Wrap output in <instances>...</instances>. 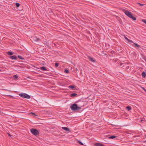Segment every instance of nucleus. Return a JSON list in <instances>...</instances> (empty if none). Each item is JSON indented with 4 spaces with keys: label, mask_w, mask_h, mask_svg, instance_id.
I'll list each match as a JSON object with an SVG mask.
<instances>
[{
    "label": "nucleus",
    "mask_w": 146,
    "mask_h": 146,
    "mask_svg": "<svg viewBox=\"0 0 146 146\" xmlns=\"http://www.w3.org/2000/svg\"><path fill=\"white\" fill-rule=\"evenodd\" d=\"M64 72L68 74L69 72V71L67 69H65L64 70Z\"/></svg>",
    "instance_id": "21"
},
{
    "label": "nucleus",
    "mask_w": 146,
    "mask_h": 146,
    "mask_svg": "<svg viewBox=\"0 0 146 146\" xmlns=\"http://www.w3.org/2000/svg\"><path fill=\"white\" fill-rule=\"evenodd\" d=\"M39 69L42 70H43L44 71H47V70L46 69V68L44 66L40 67Z\"/></svg>",
    "instance_id": "10"
},
{
    "label": "nucleus",
    "mask_w": 146,
    "mask_h": 146,
    "mask_svg": "<svg viewBox=\"0 0 146 146\" xmlns=\"http://www.w3.org/2000/svg\"><path fill=\"white\" fill-rule=\"evenodd\" d=\"M30 131L32 134L35 135H38L39 134L38 130L36 129L32 128Z\"/></svg>",
    "instance_id": "3"
},
{
    "label": "nucleus",
    "mask_w": 146,
    "mask_h": 146,
    "mask_svg": "<svg viewBox=\"0 0 146 146\" xmlns=\"http://www.w3.org/2000/svg\"><path fill=\"white\" fill-rule=\"evenodd\" d=\"M126 109L128 111H130L131 110V108L130 106H128L126 107Z\"/></svg>",
    "instance_id": "16"
},
{
    "label": "nucleus",
    "mask_w": 146,
    "mask_h": 146,
    "mask_svg": "<svg viewBox=\"0 0 146 146\" xmlns=\"http://www.w3.org/2000/svg\"><path fill=\"white\" fill-rule=\"evenodd\" d=\"M18 57L21 60H24V58L23 57L20 55H18Z\"/></svg>",
    "instance_id": "18"
},
{
    "label": "nucleus",
    "mask_w": 146,
    "mask_h": 146,
    "mask_svg": "<svg viewBox=\"0 0 146 146\" xmlns=\"http://www.w3.org/2000/svg\"><path fill=\"white\" fill-rule=\"evenodd\" d=\"M8 136H10V137H11V136H12V135H10V134L9 133H8Z\"/></svg>",
    "instance_id": "28"
},
{
    "label": "nucleus",
    "mask_w": 146,
    "mask_h": 146,
    "mask_svg": "<svg viewBox=\"0 0 146 146\" xmlns=\"http://www.w3.org/2000/svg\"><path fill=\"white\" fill-rule=\"evenodd\" d=\"M143 88L144 90H145V88Z\"/></svg>",
    "instance_id": "31"
},
{
    "label": "nucleus",
    "mask_w": 146,
    "mask_h": 146,
    "mask_svg": "<svg viewBox=\"0 0 146 146\" xmlns=\"http://www.w3.org/2000/svg\"><path fill=\"white\" fill-rule=\"evenodd\" d=\"M59 66V63H55V66L56 67H58Z\"/></svg>",
    "instance_id": "24"
},
{
    "label": "nucleus",
    "mask_w": 146,
    "mask_h": 146,
    "mask_svg": "<svg viewBox=\"0 0 146 146\" xmlns=\"http://www.w3.org/2000/svg\"><path fill=\"white\" fill-rule=\"evenodd\" d=\"M70 108L72 110L75 111L81 110V106H78L76 104H74L71 106Z\"/></svg>",
    "instance_id": "2"
},
{
    "label": "nucleus",
    "mask_w": 146,
    "mask_h": 146,
    "mask_svg": "<svg viewBox=\"0 0 146 146\" xmlns=\"http://www.w3.org/2000/svg\"><path fill=\"white\" fill-rule=\"evenodd\" d=\"M1 71V70H0V71Z\"/></svg>",
    "instance_id": "32"
},
{
    "label": "nucleus",
    "mask_w": 146,
    "mask_h": 146,
    "mask_svg": "<svg viewBox=\"0 0 146 146\" xmlns=\"http://www.w3.org/2000/svg\"><path fill=\"white\" fill-rule=\"evenodd\" d=\"M75 87L74 86H69V88L71 89H73Z\"/></svg>",
    "instance_id": "23"
},
{
    "label": "nucleus",
    "mask_w": 146,
    "mask_h": 146,
    "mask_svg": "<svg viewBox=\"0 0 146 146\" xmlns=\"http://www.w3.org/2000/svg\"><path fill=\"white\" fill-rule=\"evenodd\" d=\"M142 21H143V23L146 24V20L143 19L142 20Z\"/></svg>",
    "instance_id": "26"
},
{
    "label": "nucleus",
    "mask_w": 146,
    "mask_h": 146,
    "mask_svg": "<svg viewBox=\"0 0 146 146\" xmlns=\"http://www.w3.org/2000/svg\"><path fill=\"white\" fill-rule=\"evenodd\" d=\"M13 78L14 79H16L18 78V76L17 75H14L13 76Z\"/></svg>",
    "instance_id": "22"
},
{
    "label": "nucleus",
    "mask_w": 146,
    "mask_h": 146,
    "mask_svg": "<svg viewBox=\"0 0 146 146\" xmlns=\"http://www.w3.org/2000/svg\"><path fill=\"white\" fill-rule=\"evenodd\" d=\"M116 137H117L116 136H114V135H112V136H111L109 137V138L113 139L115 138H116Z\"/></svg>",
    "instance_id": "17"
},
{
    "label": "nucleus",
    "mask_w": 146,
    "mask_h": 146,
    "mask_svg": "<svg viewBox=\"0 0 146 146\" xmlns=\"http://www.w3.org/2000/svg\"><path fill=\"white\" fill-rule=\"evenodd\" d=\"M19 95L21 97L27 99H29L31 98L29 95L25 93H20Z\"/></svg>",
    "instance_id": "4"
},
{
    "label": "nucleus",
    "mask_w": 146,
    "mask_h": 146,
    "mask_svg": "<svg viewBox=\"0 0 146 146\" xmlns=\"http://www.w3.org/2000/svg\"><path fill=\"white\" fill-rule=\"evenodd\" d=\"M62 129H63L64 130H65L66 131H70V129L69 128L67 127H62Z\"/></svg>",
    "instance_id": "8"
},
{
    "label": "nucleus",
    "mask_w": 146,
    "mask_h": 146,
    "mask_svg": "<svg viewBox=\"0 0 146 146\" xmlns=\"http://www.w3.org/2000/svg\"><path fill=\"white\" fill-rule=\"evenodd\" d=\"M70 97H76L78 96V94H76L73 93L70 94Z\"/></svg>",
    "instance_id": "12"
},
{
    "label": "nucleus",
    "mask_w": 146,
    "mask_h": 146,
    "mask_svg": "<svg viewBox=\"0 0 146 146\" xmlns=\"http://www.w3.org/2000/svg\"><path fill=\"white\" fill-rule=\"evenodd\" d=\"M142 76L143 78H145L146 76V73L145 72H143L142 73Z\"/></svg>",
    "instance_id": "13"
},
{
    "label": "nucleus",
    "mask_w": 146,
    "mask_h": 146,
    "mask_svg": "<svg viewBox=\"0 0 146 146\" xmlns=\"http://www.w3.org/2000/svg\"><path fill=\"white\" fill-rule=\"evenodd\" d=\"M15 5H16V7H18L20 6V5L19 3H15Z\"/></svg>",
    "instance_id": "20"
},
{
    "label": "nucleus",
    "mask_w": 146,
    "mask_h": 146,
    "mask_svg": "<svg viewBox=\"0 0 146 146\" xmlns=\"http://www.w3.org/2000/svg\"><path fill=\"white\" fill-rule=\"evenodd\" d=\"M129 68V66H127L126 67V68L127 69H128Z\"/></svg>",
    "instance_id": "29"
},
{
    "label": "nucleus",
    "mask_w": 146,
    "mask_h": 146,
    "mask_svg": "<svg viewBox=\"0 0 146 146\" xmlns=\"http://www.w3.org/2000/svg\"><path fill=\"white\" fill-rule=\"evenodd\" d=\"M7 54L9 55H11L13 54V53L12 52L9 51L7 52Z\"/></svg>",
    "instance_id": "15"
},
{
    "label": "nucleus",
    "mask_w": 146,
    "mask_h": 146,
    "mask_svg": "<svg viewBox=\"0 0 146 146\" xmlns=\"http://www.w3.org/2000/svg\"><path fill=\"white\" fill-rule=\"evenodd\" d=\"M88 58L89 60L90 61L92 62H96L95 60L93 58L90 57V56H88Z\"/></svg>",
    "instance_id": "6"
},
{
    "label": "nucleus",
    "mask_w": 146,
    "mask_h": 146,
    "mask_svg": "<svg viewBox=\"0 0 146 146\" xmlns=\"http://www.w3.org/2000/svg\"><path fill=\"white\" fill-rule=\"evenodd\" d=\"M77 142L78 143H79L80 145H83V144L81 142L80 140H78L77 141Z\"/></svg>",
    "instance_id": "19"
},
{
    "label": "nucleus",
    "mask_w": 146,
    "mask_h": 146,
    "mask_svg": "<svg viewBox=\"0 0 146 146\" xmlns=\"http://www.w3.org/2000/svg\"><path fill=\"white\" fill-rule=\"evenodd\" d=\"M133 44L135 45V47L136 48L137 47H138L139 48H141V47L139 45H138L137 43H134L133 42Z\"/></svg>",
    "instance_id": "11"
},
{
    "label": "nucleus",
    "mask_w": 146,
    "mask_h": 146,
    "mask_svg": "<svg viewBox=\"0 0 146 146\" xmlns=\"http://www.w3.org/2000/svg\"><path fill=\"white\" fill-rule=\"evenodd\" d=\"M31 40H32V41L33 42H38L40 41V39L38 38H37L35 36H34L31 37Z\"/></svg>",
    "instance_id": "5"
},
{
    "label": "nucleus",
    "mask_w": 146,
    "mask_h": 146,
    "mask_svg": "<svg viewBox=\"0 0 146 146\" xmlns=\"http://www.w3.org/2000/svg\"><path fill=\"white\" fill-rule=\"evenodd\" d=\"M123 11L125 14L128 17L132 19L133 20L135 21L136 20V18L132 15L131 12L124 9L123 10Z\"/></svg>",
    "instance_id": "1"
},
{
    "label": "nucleus",
    "mask_w": 146,
    "mask_h": 146,
    "mask_svg": "<svg viewBox=\"0 0 146 146\" xmlns=\"http://www.w3.org/2000/svg\"><path fill=\"white\" fill-rule=\"evenodd\" d=\"M141 48V49H143V48H142L141 47V48Z\"/></svg>",
    "instance_id": "30"
},
{
    "label": "nucleus",
    "mask_w": 146,
    "mask_h": 146,
    "mask_svg": "<svg viewBox=\"0 0 146 146\" xmlns=\"http://www.w3.org/2000/svg\"><path fill=\"white\" fill-rule=\"evenodd\" d=\"M96 146H104V145L99 143H97L95 144Z\"/></svg>",
    "instance_id": "14"
},
{
    "label": "nucleus",
    "mask_w": 146,
    "mask_h": 146,
    "mask_svg": "<svg viewBox=\"0 0 146 146\" xmlns=\"http://www.w3.org/2000/svg\"><path fill=\"white\" fill-rule=\"evenodd\" d=\"M9 58L12 60H17V56L15 55L11 56L9 57Z\"/></svg>",
    "instance_id": "7"
},
{
    "label": "nucleus",
    "mask_w": 146,
    "mask_h": 146,
    "mask_svg": "<svg viewBox=\"0 0 146 146\" xmlns=\"http://www.w3.org/2000/svg\"><path fill=\"white\" fill-rule=\"evenodd\" d=\"M125 38L128 41V42H131L133 43V42L129 39L128 38H127V37H126L125 36Z\"/></svg>",
    "instance_id": "9"
},
{
    "label": "nucleus",
    "mask_w": 146,
    "mask_h": 146,
    "mask_svg": "<svg viewBox=\"0 0 146 146\" xmlns=\"http://www.w3.org/2000/svg\"><path fill=\"white\" fill-rule=\"evenodd\" d=\"M31 113L34 116H37V115L35 113H33V112H31Z\"/></svg>",
    "instance_id": "27"
},
{
    "label": "nucleus",
    "mask_w": 146,
    "mask_h": 146,
    "mask_svg": "<svg viewBox=\"0 0 146 146\" xmlns=\"http://www.w3.org/2000/svg\"><path fill=\"white\" fill-rule=\"evenodd\" d=\"M137 4H138L139 6H143L144 5V4H141V3H137Z\"/></svg>",
    "instance_id": "25"
}]
</instances>
